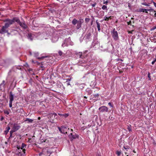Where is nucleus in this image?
Returning <instances> with one entry per match:
<instances>
[{"label":"nucleus","instance_id":"nucleus-1","mask_svg":"<svg viewBox=\"0 0 156 156\" xmlns=\"http://www.w3.org/2000/svg\"><path fill=\"white\" fill-rule=\"evenodd\" d=\"M16 18H17V17H14L12 19L9 18L5 19L3 21L5 23L4 25L6 27L8 28L12 24L15 22H16L15 21Z\"/></svg>","mask_w":156,"mask_h":156},{"label":"nucleus","instance_id":"nucleus-2","mask_svg":"<svg viewBox=\"0 0 156 156\" xmlns=\"http://www.w3.org/2000/svg\"><path fill=\"white\" fill-rule=\"evenodd\" d=\"M15 21L23 28V29L25 30L27 28V26L25 23V22L22 23L18 18L17 17V18H16Z\"/></svg>","mask_w":156,"mask_h":156},{"label":"nucleus","instance_id":"nucleus-3","mask_svg":"<svg viewBox=\"0 0 156 156\" xmlns=\"http://www.w3.org/2000/svg\"><path fill=\"white\" fill-rule=\"evenodd\" d=\"M14 97H16V96H14L12 92L11 91L9 94V106L10 108L12 106V102L13 101Z\"/></svg>","mask_w":156,"mask_h":156},{"label":"nucleus","instance_id":"nucleus-4","mask_svg":"<svg viewBox=\"0 0 156 156\" xmlns=\"http://www.w3.org/2000/svg\"><path fill=\"white\" fill-rule=\"evenodd\" d=\"M112 35L113 38L115 41L117 40L119 38L118 34L117 32L114 29L112 32Z\"/></svg>","mask_w":156,"mask_h":156},{"label":"nucleus","instance_id":"nucleus-5","mask_svg":"<svg viewBox=\"0 0 156 156\" xmlns=\"http://www.w3.org/2000/svg\"><path fill=\"white\" fill-rule=\"evenodd\" d=\"M8 28L4 25L2 27H0V33L1 34H3L8 32Z\"/></svg>","mask_w":156,"mask_h":156},{"label":"nucleus","instance_id":"nucleus-6","mask_svg":"<svg viewBox=\"0 0 156 156\" xmlns=\"http://www.w3.org/2000/svg\"><path fill=\"white\" fill-rule=\"evenodd\" d=\"M108 108L106 106H103L100 107L99 108V111L101 113L107 112L108 111Z\"/></svg>","mask_w":156,"mask_h":156},{"label":"nucleus","instance_id":"nucleus-7","mask_svg":"<svg viewBox=\"0 0 156 156\" xmlns=\"http://www.w3.org/2000/svg\"><path fill=\"white\" fill-rule=\"evenodd\" d=\"M58 129L60 132L63 134L67 133L66 129V127L64 126H62L61 127H58Z\"/></svg>","mask_w":156,"mask_h":156},{"label":"nucleus","instance_id":"nucleus-8","mask_svg":"<svg viewBox=\"0 0 156 156\" xmlns=\"http://www.w3.org/2000/svg\"><path fill=\"white\" fill-rule=\"evenodd\" d=\"M20 128V126L18 125L17 124L15 123L14 124V126L12 128V129L13 130V131H15V132L19 129Z\"/></svg>","mask_w":156,"mask_h":156},{"label":"nucleus","instance_id":"nucleus-9","mask_svg":"<svg viewBox=\"0 0 156 156\" xmlns=\"http://www.w3.org/2000/svg\"><path fill=\"white\" fill-rule=\"evenodd\" d=\"M52 148H48L47 149V150L45 151V154L47 156H49L52 153Z\"/></svg>","mask_w":156,"mask_h":156},{"label":"nucleus","instance_id":"nucleus-10","mask_svg":"<svg viewBox=\"0 0 156 156\" xmlns=\"http://www.w3.org/2000/svg\"><path fill=\"white\" fill-rule=\"evenodd\" d=\"M17 154L19 156H23V152L22 151V150L20 149V150H17Z\"/></svg>","mask_w":156,"mask_h":156},{"label":"nucleus","instance_id":"nucleus-11","mask_svg":"<svg viewBox=\"0 0 156 156\" xmlns=\"http://www.w3.org/2000/svg\"><path fill=\"white\" fill-rule=\"evenodd\" d=\"M26 146V145L24 143H22L21 147V149L22 150V151L23 152V154H24L25 153L26 150L24 148Z\"/></svg>","mask_w":156,"mask_h":156},{"label":"nucleus","instance_id":"nucleus-12","mask_svg":"<svg viewBox=\"0 0 156 156\" xmlns=\"http://www.w3.org/2000/svg\"><path fill=\"white\" fill-rule=\"evenodd\" d=\"M69 136L70 137H71L73 139H76L78 137L77 135L75 133L74 134L72 133H70L69 135Z\"/></svg>","mask_w":156,"mask_h":156},{"label":"nucleus","instance_id":"nucleus-13","mask_svg":"<svg viewBox=\"0 0 156 156\" xmlns=\"http://www.w3.org/2000/svg\"><path fill=\"white\" fill-rule=\"evenodd\" d=\"M81 27V23L80 21L77 24L76 29L77 30L79 29Z\"/></svg>","mask_w":156,"mask_h":156},{"label":"nucleus","instance_id":"nucleus-14","mask_svg":"<svg viewBox=\"0 0 156 156\" xmlns=\"http://www.w3.org/2000/svg\"><path fill=\"white\" fill-rule=\"evenodd\" d=\"M96 23L97 24V27L98 29V30L99 31H100L101 30L100 28V23L98 22V20H96Z\"/></svg>","mask_w":156,"mask_h":156},{"label":"nucleus","instance_id":"nucleus-15","mask_svg":"<svg viewBox=\"0 0 156 156\" xmlns=\"http://www.w3.org/2000/svg\"><path fill=\"white\" fill-rule=\"evenodd\" d=\"M28 38L30 39L31 41L33 40V37L32 36V34L31 33H28L27 34Z\"/></svg>","mask_w":156,"mask_h":156},{"label":"nucleus","instance_id":"nucleus-16","mask_svg":"<svg viewBox=\"0 0 156 156\" xmlns=\"http://www.w3.org/2000/svg\"><path fill=\"white\" fill-rule=\"evenodd\" d=\"M79 21H78L75 18L72 21V23L73 25H75Z\"/></svg>","mask_w":156,"mask_h":156},{"label":"nucleus","instance_id":"nucleus-17","mask_svg":"<svg viewBox=\"0 0 156 156\" xmlns=\"http://www.w3.org/2000/svg\"><path fill=\"white\" fill-rule=\"evenodd\" d=\"M13 130L12 129L10 131V136L9 137V138H11L12 137H14V136H12V133L13 132H15V131H13Z\"/></svg>","mask_w":156,"mask_h":156},{"label":"nucleus","instance_id":"nucleus-18","mask_svg":"<svg viewBox=\"0 0 156 156\" xmlns=\"http://www.w3.org/2000/svg\"><path fill=\"white\" fill-rule=\"evenodd\" d=\"M25 121H27L28 123H32L33 121V120L29 118H27Z\"/></svg>","mask_w":156,"mask_h":156},{"label":"nucleus","instance_id":"nucleus-19","mask_svg":"<svg viewBox=\"0 0 156 156\" xmlns=\"http://www.w3.org/2000/svg\"><path fill=\"white\" fill-rule=\"evenodd\" d=\"M127 129L129 132L132 131L131 126L130 125H127Z\"/></svg>","mask_w":156,"mask_h":156},{"label":"nucleus","instance_id":"nucleus-20","mask_svg":"<svg viewBox=\"0 0 156 156\" xmlns=\"http://www.w3.org/2000/svg\"><path fill=\"white\" fill-rule=\"evenodd\" d=\"M9 124H10L11 125H12V124H8L7 125V126L6 127V130H7V131H9V130L10 129V126L9 125Z\"/></svg>","mask_w":156,"mask_h":156},{"label":"nucleus","instance_id":"nucleus-21","mask_svg":"<svg viewBox=\"0 0 156 156\" xmlns=\"http://www.w3.org/2000/svg\"><path fill=\"white\" fill-rule=\"evenodd\" d=\"M91 35V33H87L86 35V37L87 39H89Z\"/></svg>","mask_w":156,"mask_h":156},{"label":"nucleus","instance_id":"nucleus-22","mask_svg":"<svg viewBox=\"0 0 156 156\" xmlns=\"http://www.w3.org/2000/svg\"><path fill=\"white\" fill-rule=\"evenodd\" d=\"M147 11V9H139V10L138 12H144L145 11Z\"/></svg>","mask_w":156,"mask_h":156},{"label":"nucleus","instance_id":"nucleus-23","mask_svg":"<svg viewBox=\"0 0 156 156\" xmlns=\"http://www.w3.org/2000/svg\"><path fill=\"white\" fill-rule=\"evenodd\" d=\"M150 9H147V11H153L154 12H156V11L155 10H154V9H152L151 7H149Z\"/></svg>","mask_w":156,"mask_h":156},{"label":"nucleus","instance_id":"nucleus-24","mask_svg":"<svg viewBox=\"0 0 156 156\" xmlns=\"http://www.w3.org/2000/svg\"><path fill=\"white\" fill-rule=\"evenodd\" d=\"M101 8H102V9H103V10H106L107 11L108 10L107 6L105 5H103L102 7Z\"/></svg>","mask_w":156,"mask_h":156},{"label":"nucleus","instance_id":"nucleus-25","mask_svg":"<svg viewBox=\"0 0 156 156\" xmlns=\"http://www.w3.org/2000/svg\"><path fill=\"white\" fill-rule=\"evenodd\" d=\"M116 154L118 156H119L121 154V151H116Z\"/></svg>","mask_w":156,"mask_h":156},{"label":"nucleus","instance_id":"nucleus-26","mask_svg":"<svg viewBox=\"0 0 156 156\" xmlns=\"http://www.w3.org/2000/svg\"><path fill=\"white\" fill-rule=\"evenodd\" d=\"M100 14L101 16H103L104 15V12L103 11H101L100 12Z\"/></svg>","mask_w":156,"mask_h":156},{"label":"nucleus","instance_id":"nucleus-27","mask_svg":"<svg viewBox=\"0 0 156 156\" xmlns=\"http://www.w3.org/2000/svg\"><path fill=\"white\" fill-rule=\"evenodd\" d=\"M79 55H80V58H84V56H83L82 55V52H79Z\"/></svg>","mask_w":156,"mask_h":156},{"label":"nucleus","instance_id":"nucleus-28","mask_svg":"<svg viewBox=\"0 0 156 156\" xmlns=\"http://www.w3.org/2000/svg\"><path fill=\"white\" fill-rule=\"evenodd\" d=\"M58 53L60 56H62L63 54V53L62 52V51L60 50L58 51Z\"/></svg>","mask_w":156,"mask_h":156},{"label":"nucleus","instance_id":"nucleus-29","mask_svg":"<svg viewBox=\"0 0 156 156\" xmlns=\"http://www.w3.org/2000/svg\"><path fill=\"white\" fill-rule=\"evenodd\" d=\"M148 77L149 78V80H151V73L150 72L148 73Z\"/></svg>","mask_w":156,"mask_h":156},{"label":"nucleus","instance_id":"nucleus-30","mask_svg":"<svg viewBox=\"0 0 156 156\" xmlns=\"http://www.w3.org/2000/svg\"><path fill=\"white\" fill-rule=\"evenodd\" d=\"M4 112L5 114H6L7 115H9V112L7 110H5L4 111Z\"/></svg>","mask_w":156,"mask_h":156},{"label":"nucleus","instance_id":"nucleus-31","mask_svg":"<svg viewBox=\"0 0 156 156\" xmlns=\"http://www.w3.org/2000/svg\"><path fill=\"white\" fill-rule=\"evenodd\" d=\"M104 20H105V21H108L109 20L108 17L105 16L104 17Z\"/></svg>","mask_w":156,"mask_h":156},{"label":"nucleus","instance_id":"nucleus-32","mask_svg":"<svg viewBox=\"0 0 156 156\" xmlns=\"http://www.w3.org/2000/svg\"><path fill=\"white\" fill-rule=\"evenodd\" d=\"M57 116V114L56 113H53L52 114V116H51V117L52 118H53V116Z\"/></svg>","mask_w":156,"mask_h":156},{"label":"nucleus","instance_id":"nucleus-33","mask_svg":"<svg viewBox=\"0 0 156 156\" xmlns=\"http://www.w3.org/2000/svg\"><path fill=\"white\" fill-rule=\"evenodd\" d=\"M90 19L88 18H86L85 19V21L86 22L88 23L90 21Z\"/></svg>","mask_w":156,"mask_h":156},{"label":"nucleus","instance_id":"nucleus-34","mask_svg":"<svg viewBox=\"0 0 156 156\" xmlns=\"http://www.w3.org/2000/svg\"><path fill=\"white\" fill-rule=\"evenodd\" d=\"M34 56H35L36 57H37L38 55V53L37 52L34 53Z\"/></svg>","mask_w":156,"mask_h":156},{"label":"nucleus","instance_id":"nucleus-35","mask_svg":"<svg viewBox=\"0 0 156 156\" xmlns=\"http://www.w3.org/2000/svg\"><path fill=\"white\" fill-rule=\"evenodd\" d=\"M87 62V61H85V60H84L83 61H80V63H85Z\"/></svg>","mask_w":156,"mask_h":156},{"label":"nucleus","instance_id":"nucleus-36","mask_svg":"<svg viewBox=\"0 0 156 156\" xmlns=\"http://www.w3.org/2000/svg\"><path fill=\"white\" fill-rule=\"evenodd\" d=\"M94 96L95 98H96L99 96V94H94Z\"/></svg>","mask_w":156,"mask_h":156},{"label":"nucleus","instance_id":"nucleus-37","mask_svg":"<svg viewBox=\"0 0 156 156\" xmlns=\"http://www.w3.org/2000/svg\"><path fill=\"white\" fill-rule=\"evenodd\" d=\"M5 83V80H3L2 82V83L1 84H2V86L3 85V87H4V83Z\"/></svg>","mask_w":156,"mask_h":156},{"label":"nucleus","instance_id":"nucleus-38","mask_svg":"<svg viewBox=\"0 0 156 156\" xmlns=\"http://www.w3.org/2000/svg\"><path fill=\"white\" fill-rule=\"evenodd\" d=\"M127 23L128 25H131V21H129V22H127Z\"/></svg>","mask_w":156,"mask_h":156},{"label":"nucleus","instance_id":"nucleus-39","mask_svg":"<svg viewBox=\"0 0 156 156\" xmlns=\"http://www.w3.org/2000/svg\"><path fill=\"white\" fill-rule=\"evenodd\" d=\"M46 57L42 56V57H41L38 58V59H43V58H45Z\"/></svg>","mask_w":156,"mask_h":156},{"label":"nucleus","instance_id":"nucleus-40","mask_svg":"<svg viewBox=\"0 0 156 156\" xmlns=\"http://www.w3.org/2000/svg\"><path fill=\"white\" fill-rule=\"evenodd\" d=\"M58 115L59 116H60L61 117H62V116L63 117V116H64V114H60V113H58Z\"/></svg>","mask_w":156,"mask_h":156},{"label":"nucleus","instance_id":"nucleus-41","mask_svg":"<svg viewBox=\"0 0 156 156\" xmlns=\"http://www.w3.org/2000/svg\"><path fill=\"white\" fill-rule=\"evenodd\" d=\"M17 150H20L21 149V147L20 146H17Z\"/></svg>","mask_w":156,"mask_h":156},{"label":"nucleus","instance_id":"nucleus-42","mask_svg":"<svg viewBox=\"0 0 156 156\" xmlns=\"http://www.w3.org/2000/svg\"><path fill=\"white\" fill-rule=\"evenodd\" d=\"M141 4L143 5L147 6V4L146 2H143L141 3Z\"/></svg>","mask_w":156,"mask_h":156},{"label":"nucleus","instance_id":"nucleus-43","mask_svg":"<svg viewBox=\"0 0 156 156\" xmlns=\"http://www.w3.org/2000/svg\"><path fill=\"white\" fill-rule=\"evenodd\" d=\"M108 105L111 107H113V105H112V104L111 102H109L108 103Z\"/></svg>","mask_w":156,"mask_h":156},{"label":"nucleus","instance_id":"nucleus-44","mask_svg":"<svg viewBox=\"0 0 156 156\" xmlns=\"http://www.w3.org/2000/svg\"><path fill=\"white\" fill-rule=\"evenodd\" d=\"M46 140L45 139V140H41V142L42 143H44V142H46Z\"/></svg>","mask_w":156,"mask_h":156},{"label":"nucleus","instance_id":"nucleus-45","mask_svg":"<svg viewBox=\"0 0 156 156\" xmlns=\"http://www.w3.org/2000/svg\"><path fill=\"white\" fill-rule=\"evenodd\" d=\"M96 4V3H95L94 4H92V6L93 7H94L95 6Z\"/></svg>","mask_w":156,"mask_h":156},{"label":"nucleus","instance_id":"nucleus-46","mask_svg":"<svg viewBox=\"0 0 156 156\" xmlns=\"http://www.w3.org/2000/svg\"><path fill=\"white\" fill-rule=\"evenodd\" d=\"M9 132V131H7V130H5V131L4 132H5V134L6 135V134H7Z\"/></svg>","mask_w":156,"mask_h":156},{"label":"nucleus","instance_id":"nucleus-47","mask_svg":"<svg viewBox=\"0 0 156 156\" xmlns=\"http://www.w3.org/2000/svg\"><path fill=\"white\" fill-rule=\"evenodd\" d=\"M64 114V116H65V117H67L69 115L68 114Z\"/></svg>","mask_w":156,"mask_h":156},{"label":"nucleus","instance_id":"nucleus-48","mask_svg":"<svg viewBox=\"0 0 156 156\" xmlns=\"http://www.w3.org/2000/svg\"><path fill=\"white\" fill-rule=\"evenodd\" d=\"M4 119V118L3 116H2L1 119H0V120L1 121H2Z\"/></svg>","mask_w":156,"mask_h":156},{"label":"nucleus","instance_id":"nucleus-49","mask_svg":"<svg viewBox=\"0 0 156 156\" xmlns=\"http://www.w3.org/2000/svg\"><path fill=\"white\" fill-rule=\"evenodd\" d=\"M152 2L153 3L154 6L156 7V3L153 1H152Z\"/></svg>","mask_w":156,"mask_h":156},{"label":"nucleus","instance_id":"nucleus-50","mask_svg":"<svg viewBox=\"0 0 156 156\" xmlns=\"http://www.w3.org/2000/svg\"><path fill=\"white\" fill-rule=\"evenodd\" d=\"M108 17V18L109 20V19L111 20V19H112V16H109V17Z\"/></svg>","mask_w":156,"mask_h":156},{"label":"nucleus","instance_id":"nucleus-51","mask_svg":"<svg viewBox=\"0 0 156 156\" xmlns=\"http://www.w3.org/2000/svg\"><path fill=\"white\" fill-rule=\"evenodd\" d=\"M155 62L154 60L152 62V63H151V64H152V65H154V63Z\"/></svg>","mask_w":156,"mask_h":156},{"label":"nucleus","instance_id":"nucleus-52","mask_svg":"<svg viewBox=\"0 0 156 156\" xmlns=\"http://www.w3.org/2000/svg\"><path fill=\"white\" fill-rule=\"evenodd\" d=\"M2 84H0V90H2V89L1 88Z\"/></svg>","mask_w":156,"mask_h":156},{"label":"nucleus","instance_id":"nucleus-53","mask_svg":"<svg viewBox=\"0 0 156 156\" xmlns=\"http://www.w3.org/2000/svg\"><path fill=\"white\" fill-rule=\"evenodd\" d=\"M108 1H106V2H104V4H106L108 3Z\"/></svg>","mask_w":156,"mask_h":156},{"label":"nucleus","instance_id":"nucleus-54","mask_svg":"<svg viewBox=\"0 0 156 156\" xmlns=\"http://www.w3.org/2000/svg\"><path fill=\"white\" fill-rule=\"evenodd\" d=\"M150 6V3L147 4V6Z\"/></svg>","mask_w":156,"mask_h":156},{"label":"nucleus","instance_id":"nucleus-55","mask_svg":"<svg viewBox=\"0 0 156 156\" xmlns=\"http://www.w3.org/2000/svg\"><path fill=\"white\" fill-rule=\"evenodd\" d=\"M124 148L125 150H127V149H129L128 148H126V147H124Z\"/></svg>","mask_w":156,"mask_h":156},{"label":"nucleus","instance_id":"nucleus-56","mask_svg":"<svg viewBox=\"0 0 156 156\" xmlns=\"http://www.w3.org/2000/svg\"><path fill=\"white\" fill-rule=\"evenodd\" d=\"M155 13L154 14V16L156 17V12H155Z\"/></svg>","mask_w":156,"mask_h":156},{"label":"nucleus","instance_id":"nucleus-57","mask_svg":"<svg viewBox=\"0 0 156 156\" xmlns=\"http://www.w3.org/2000/svg\"><path fill=\"white\" fill-rule=\"evenodd\" d=\"M147 11H145L144 12L146 13H148V12H147Z\"/></svg>","mask_w":156,"mask_h":156},{"label":"nucleus","instance_id":"nucleus-58","mask_svg":"<svg viewBox=\"0 0 156 156\" xmlns=\"http://www.w3.org/2000/svg\"><path fill=\"white\" fill-rule=\"evenodd\" d=\"M7 34L9 35L10 34V33L8 32H8L7 33Z\"/></svg>","mask_w":156,"mask_h":156},{"label":"nucleus","instance_id":"nucleus-59","mask_svg":"<svg viewBox=\"0 0 156 156\" xmlns=\"http://www.w3.org/2000/svg\"><path fill=\"white\" fill-rule=\"evenodd\" d=\"M84 98L85 99H87V98L86 96H84Z\"/></svg>","mask_w":156,"mask_h":156},{"label":"nucleus","instance_id":"nucleus-60","mask_svg":"<svg viewBox=\"0 0 156 156\" xmlns=\"http://www.w3.org/2000/svg\"><path fill=\"white\" fill-rule=\"evenodd\" d=\"M54 118H55L56 119V118H57V116H54Z\"/></svg>","mask_w":156,"mask_h":156},{"label":"nucleus","instance_id":"nucleus-61","mask_svg":"<svg viewBox=\"0 0 156 156\" xmlns=\"http://www.w3.org/2000/svg\"><path fill=\"white\" fill-rule=\"evenodd\" d=\"M154 61L155 62L156 61V58L154 60Z\"/></svg>","mask_w":156,"mask_h":156},{"label":"nucleus","instance_id":"nucleus-62","mask_svg":"<svg viewBox=\"0 0 156 156\" xmlns=\"http://www.w3.org/2000/svg\"><path fill=\"white\" fill-rule=\"evenodd\" d=\"M133 152L135 153H136V152L135 151V150H133Z\"/></svg>","mask_w":156,"mask_h":156},{"label":"nucleus","instance_id":"nucleus-63","mask_svg":"<svg viewBox=\"0 0 156 156\" xmlns=\"http://www.w3.org/2000/svg\"><path fill=\"white\" fill-rule=\"evenodd\" d=\"M38 119H40V117H39L38 118Z\"/></svg>","mask_w":156,"mask_h":156},{"label":"nucleus","instance_id":"nucleus-64","mask_svg":"<svg viewBox=\"0 0 156 156\" xmlns=\"http://www.w3.org/2000/svg\"><path fill=\"white\" fill-rule=\"evenodd\" d=\"M154 35H155V36H156V32L154 33Z\"/></svg>","mask_w":156,"mask_h":156}]
</instances>
